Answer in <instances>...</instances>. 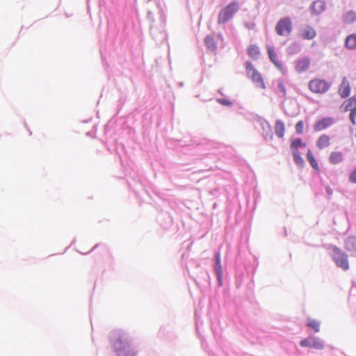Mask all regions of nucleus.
Masks as SVG:
<instances>
[{
	"instance_id": "nucleus-1",
	"label": "nucleus",
	"mask_w": 356,
	"mask_h": 356,
	"mask_svg": "<svg viewBox=\"0 0 356 356\" xmlns=\"http://www.w3.org/2000/svg\"><path fill=\"white\" fill-rule=\"evenodd\" d=\"M108 340L112 350L134 342L129 332L122 328H115L111 330L108 334Z\"/></svg>"
},
{
	"instance_id": "nucleus-2",
	"label": "nucleus",
	"mask_w": 356,
	"mask_h": 356,
	"mask_svg": "<svg viewBox=\"0 0 356 356\" xmlns=\"http://www.w3.org/2000/svg\"><path fill=\"white\" fill-rule=\"evenodd\" d=\"M330 257L336 266L344 271L349 270L350 266L347 254L334 245H330Z\"/></svg>"
},
{
	"instance_id": "nucleus-3",
	"label": "nucleus",
	"mask_w": 356,
	"mask_h": 356,
	"mask_svg": "<svg viewBox=\"0 0 356 356\" xmlns=\"http://www.w3.org/2000/svg\"><path fill=\"white\" fill-rule=\"evenodd\" d=\"M239 9L240 6L238 1H234L228 3L220 11L218 17V23L219 24H226L234 17Z\"/></svg>"
},
{
	"instance_id": "nucleus-4",
	"label": "nucleus",
	"mask_w": 356,
	"mask_h": 356,
	"mask_svg": "<svg viewBox=\"0 0 356 356\" xmlns=\"http://www.w3.org/2000/svg\"><path fill=\"white\" fill-rule=\"evenodd\" d=\"M245 66L248 77L252 80L256 87L263 89L266 88L261 74L254 67L252 63L250 61L247 60L245 63Z\"/></svg>"
},
{
	"instance_id": "nucleus-5",
	"label": "nucleus",
	"mask_w": 356,
	"mask_h": 356,
	"mask_svg": "<svg viewBox=\"0 0 356 356\" xmlns=\"http://www.w3.org/2000/svg\"><path fill=\"white\" fill-rule=\"evenodd\" d=\"M160 21L161 24V29L152 25L150 26V34L152 36V38L158 44H162L167 40V33L164 30L165 19L162 14H161L160 16Z\"/></svg>"
},
{
	"instance_id": "nucleus-6",
	"label": "nucleus",
	"mask_w": 356,
	"mask_h": 356,
	"mask_svg": "<svg viewBox=\"0 0 356 356\" xmlns=\"http://www.w3.org/2000/svg\"><path fill=\"white\" fill-rule=\"evenodd\" d=\"M300 346L303 348L323 350L325 348V341L317 336L309 335L300 341Z\"/></svg>"
},
{
	"instance_id": "nucleus-7",
	"label": "nucleus",
	"mask_w": 356,
	"mask_h": 356,
	"mask_svg": "<svg viewBox=\"0 0 356 356\" xmlns=\"http://www.w3.org/2000/svg\"><path fill=\"white\" fill-rule=\"evenodd\" d=\"M293 30V24L289 17L280 19L276 24L275 32L280 36L289 35Z\"/></svg>"
},
{
	"instance_id": "nucleus-8",
	"label": "nucleus",
	"mask_w": 356,
	"mask_h": 356,
	"mask_svg": "<svg viewBox=\"0 0 356 356\" xmlns=\"http://www.w3.org/2000/svg\"><path fill=\"white\" fill-rule=\"evenodd\" d=\"M255 120L262 130L261 135L263 138L266 142L271 141L273 138V134L269 122L265 118L258 115H256Z\"/></svg>"
},
{
	"instance_id": "nucleus-9",
	"label": "nucleus",
	"mask_w": 356,
	"mask_h": 356,
	"mask_svg": "<svg viewBox=\"0 0 356 356\" xmlns=\"http://www.w3.org/2000/svg\"><path fill=\"white\" fill-rule=\"evenodd\" d=\"M330 86L331 84L324 79H313L309 82V88L314 93H325Z\"/></svg>"
},
{
	"instance_id": "nucleus-10",
	"label": "nucleus",
	"mask_w": 356,
	"mask_h": 356,
	"mask_svg": "<svg viewBox=\"0 0 356 356\" xmlns=\"http://www.w3.org/2000/svg\"><path fill=\"white\" fill-rule=\"evenodd\" d=\"M213 259V270L216 276L218 286L221 287L223 285V272L221 264L220 253L219 251L214 253Z\"/></svg>"
},
{
	"instance_id": "nucleus-11",
	"label": "nucleus",
	"mask_w": 356,
	"mask_h": 356,
	"mask_svg": "<svg viewBox=\"0 0 356 356\" xmlns=\"http://www.w3.org/2000/svg\"><path fill=\"white\" fill-rule=\"evenodd\" d=\"M115 356H137L138 349L134 342L112 350Z\"/></svg>"
},
{
	"instance_id": "nucleus-12",
	"label": "nucleus",
	"mask_w": 356,
	"mask_h": 356,
	"mask_svg": "<svg viewBox=\"0 0 356 356\" xmlns=\"http://www.w3.org/2000/svg\"><path fill=\"white\" fill-rule=\"evenodd\" d=\"M158 337L160 339L168 341H173L177 338V335L173 328L170 325L162 326L158 332Z\"/></svg>"
},
{
	"instance_id": "nucleus-13",
	"label": "nucleus",
	"mask_w": 356,
	"mask_h": 356,
	"mask_svg": "<svg viewBox=\"0 0 356 356\" xmlns=\"http://www.w3.org/2000/svg\"><path fill=\"white\" fill-rule=\"evenodd\" d=\"M335 123V120L332 117H324L317 121L314 124V129L316 131L324 130Z\"/></svg>"
},
{
	"instance_id": "nucleus-14",
	"label": "nucleus",
	"mask_w": 356,
	"mask_h": 356,
	"mask_svg": "<svg viewBox=\"0 0 356 356\" xmlns=\"http://www.w3.org/2000/svg\"><path fill=\"white\" fill-rule=\"evenodd\" d=\"M157 221L159 225L163 229H168L172 225V218L168 212L161 211L157 216Z\"/></svg>"
},
{
	"instance_id": "nucleus-15",
	"label": "nucleus",
	"mask_w": 356,
	"mask_h": 356,
	"mask_svg": "<svg viewBox=\"0 0 356 356\" xmlns=\"http://www.w3.org/2000/svg\"><path fill=\"white\" fill-rule=\"evenodd\" d=\"M266 49L270 60L277 67L278 70H282L283 65L282 63L278 60L274 47L270 45H267Z\"/></svg>"
},
{
	"instance_id": "nucleus-16",
	"label": "nucleus",
	"mask_w": 356,
	"mask_h": 356,
	"mask_svg": "<svg viewBox=\"0 0 356 356\" xmlns=\"http://www.w3.org/2000/svg\"><path fill=\"white\" fill-rule=\"evenodd\" d=\"M310 65V59L308 57H304L296 61V70L299 73L307 71Z\"/></svg>"
},
{
	"instance_id": "nucleus-17",
	"label": "nucleus",
	"mask_w": 356,
	"mask_h": 356,
	"mask_svg": "<svg viewBox=\"0 0 356 356\" xmlns=\"http://www.w3.org/2000/svg\"><path fill=\"white\" fill-rule=\"evenodd\" d=\"M325 8L326 6L324 1L316 0L312 3L310 10L312 14L318 15L322 13L325 10Z\"/></svg>"
},
{
	"instance_id": "nucleus-18",
	"label": "nucleus",
	"mask_w": 356,
	"mask_h": 356,
	"mask_svg": "<svg viewBox=\"0 0 356 356\" xmlns=\"http://www.w3.org/2000/svg\"><path fill=\"white\" fill-rule=\"evenodd\" d=\"M344 246L347 251L356 254V236H349L344 241Z\"/></svg>"
},
{
	"instance_id": "nucleus-19",
	"label": "nucleus",
	"mask_w": 356,
	"mask_h": 356,
	"mask_svg": "<svg viewBox=\"0 0 356 356\" xmlns=\"http://www.w3.org/2000/svg\"><path fill=\"white\" fill-rule=\"evenodd\" d=\"M339 92L342 98H346L350 95V86L347 78L344 76L339 88Z\"/></svg>"
},
{
	"instance_id": "nucleus-20",
	"label": "nucleus",
	"mask_w": 356,
	"mask_h": 356,
	"mask_svg": "<svg viewBox=\"0 0 356 356\" xmlns=\"http://www.w3.org/2000/svg\"><path fill=\"white\" fill-rule=\"evenodd\" d=\"M316 35V32L314 28L307 25L305 29L300 30V36L304 40H312Z\"/></svg>"
},
{
	"instance_id": "nucleus-21",
	"label": "nucleus",
	"mask_w": 356,
	"mask_h": 356,
	"mask_svg": "<svg viewBox=\"0 0 356 356\" xmlns=\"http://www.w3.org/2000/svg\"><path fill=\"white\" fill-rule=\"evenodd\" d=\"M306 147V143L300 138H292L291 140L290 149L291 152H300L299 149Z\"/></svg>"
},
{
	"instance_id": "nucleus-22",
	"label": "nucleus",
	"mask_w": 356,
	"mask_h": 356,
	"mask_svg": "<svg viewBox=\"0 0 356 356\" xmlns=\"http://www.w3.org/2000/svg\"><path fill=\"white\" fill-rule=\"evenodd\" d=\"M247 53L248 56L254 60L259 59L260 56V50L257 44L249 45L247 49Z\"/></svg>"
},
{
	"instance_id": "nucleus-23",
	"label": "nucleus",
	"mask_w": 356,
	"mask_h": 356,
	"mask_svg": "<svg viewBox=\"0 0 356 356\" xmlns=\"http://www.w3.org/2000/svg\"><path fill=\"white\" fill-rule=\"evenodd\" d=\"M343 161V155L341 152H332L329 156V162L337 165Z\"/></svg>"
},
{
	"instance_id": "nucleus-24",
	"label": "nucleus",
	"mask_w": 356,
	"mask_h": 356,
	"mask_svg": "<svg viewBox=\"0 0 356 356\" xmlns=\"http://www.w3.org/2000/svg\"><path fill=\"white\" fill-rule=\"evenodd\" d=\"M285 131L284 123L281 120L275 121V132L278 138H283Z\"/></svg>"
},
{
	"instance_id": "nucleus-25",
	"label": "nucleus",
	"mask_w": 356,
	"mask_h": 356,
	"mask_svg": "<svg viewBox=\"0 0 356 356\" xmlns=\"http://www.w3.org/2000/svg\"><path fill=\"white\" fill-rule=\"evenodd\" d=\"M204 42L209 50L212 51L216 50L217 44L213 38V36L211 35H207L204 39Z\"/></svg>"
},
{
	"instance_id": "nucleus-26",
	"label": "nucleus",
	"mask_w": 356,
	"mask_h": 356,
	"mask_svg": "<svg viewBox=\"0 0 356 356\" xmlns=\"http://www.w3.org/2000/svg\"><path fill=\"white\" fill-rule=\"evenodd\" d=\"M345 47L350 50L356 49V34L353 33L346 37Z\"/></svg>"
},
{
	"instance_id": "nucleus-27",
	"label": "nucleus",
	"mask_w": 356,
	"mask_h": 356,
	"mask_svg": "<svg viewBox=\"0 0 356 356\" xmlns=\"http://www.w3.org/2000/svg\"><path fill=\"white\" fill-rule=\"evenodd\" d=\"M330 137L327 135L323 134L316 141V147L321 149L330 145Z\"/></svg>"
},
{
	"instance_id": "nucleus-28",
	"label": "nucleus",
	"mask_w": 356,
	"mask_h": 356,
	"mask_svg": "<svg viewBox=\"0 0 356 356\" xmlns=\"http://www.w3.org/2000/svg\"><path fill=\"white\" fill-rule=\"evenodd\" d=\"M307 159L308 162L309 163V164L311 165V166L313 168V169L316 172H318L320 171L318 163L310 149H308V151H307Z\"/></svg>"
},
{
	"instance_id": "nucleus-29",
	"label": "nucleus",
	"mask_w": 356,
	"mask_h": 356,
	"mask_svg": "<svg viewBox=\"0 0 356 356\" xmlns=\"http://www.w3.org/2000/svg\"><path fill=\"white\" fill-rule=\"evenodd\" d=\"M345 24H353L356 21V13L354 10H348L343 17Z\"/></svg>"
},
{
	"instance_id": "nucleus-30",
	"label": "nucleus",
	"mask_w": 356,
	"mask_h": 356,
	"mask_svg": "<svg viewBox=\"0 0 356 356\" xmlns=\"http://www.w3.org/2000/svg\"><path fill=\"white\" fill-rule=\"evenodd\" d=\"M301 51V45L299 42H292L287 48L286 51L289 55H293Z\"/></svg>"
},
{
	"instance_id": "nucleus-31",
	"label": "nucleus",
	"mask_w": 356,
	"mask_h": 356,
	"mask_svg": "<svg viewBox=\"0 0 356 356\" xmlns=\"http://www.w3.org/2000/svg\"><path fill=\"white\" fill-rule=\"evenodd\" d=\"M291 154L293 156V161L296 163V165L300 168H303L304 166L305 165V162L302 157L301 156L300 152H291Z\"/></svg>"
},
{
	"instance_id": "nucleus-32",
	"label": "nucleus",
	"mask_w": 356,
	"mask_h": 356,
	"mask_svg": "<svg viewBox=\"0 0 356 356\" xmlns=\"http://www.w3.org/2000/svg\"><path fill=\"white\" fill-rule=\"evenodd\" d=\"M320 321L316 319L308 318L307 321V326L313 329L315 332L320 331Z\"/></svg>"
},
{
	"instance_id": "nucleus-33",
	"label": "nucleus",
	"mask_w": 356,
	"mask_h": 356,
	"mask_svg": "<svg viewBox=\"0 0 356 356\" xmlns=\"http://www.w3.org/2000/svg\"><path fill=\"white\" fill-rule=\"evenodd\" d=\"M277 92H279L282 95V96L284 97H285L286 92V87L284 83V81L282 79H278L277 80Z\"/></svg>"
},
{
	"instance_id": "nucleus-34",
	"label": "nucleus",
	"mask_w": 356,
	"mask_h": 356,
	"mask_svg": "<svg viewBox=\"0 0 356 356\" xmlns=\"http://www.w3.org/2000/svg\"><path fill=\"white\" fill-rule=\"evenodd\" d=\"M356 107V97L353 96L350 97L345 105L344 111H350L351 112L353 110V108Z\"/></svg>"
},
{
	"instance_id": "nucleus-35",
	"label": "nucleus",
	"mask_w": 356,
	"mask_h": 356,
	"mask_svg": "<svg viewBox=\"0 0 356 356\" xmlns=\"http://www.w3.org/2000/svg\"><path fill=\"white\" fill-rule=\"evenodd\" d=\"M216 100L218 104L225 106L231 107L233 106L232 102L226 98H217Z\"/></svg>"
},
{
	"instance_id": "nucleus-36",
	"label": "nucleus",
	"mask_w": 356,
	"mask_h": 356,
	"mask_svg": "<svg viewBox=\"0 0 356 356\" xmlns=\"http://www.w3.org/2000/svg\"><path fill=\"white\" fill-rule=\"evenodd\" d=\"M304 122L302 120L298 121L296 124V131L298 134H302L303 133Z\"/></svg>"
},
{
	"instance_id": "nucleus-37",
	"label": "nucleus",
	"mask_w": 356,
	"mask_h": 356,
	"mask_svg": "<svg viewBox=\"0 0 356 356\" xmlns=\"http://www.w3.org/2000/svg\"><path fill=\"white\" fill-rule=\"evenodd\" d=\"M348 180L350 183L356 184V167L350 173Z\"/></svg>"
},
{
	"instance_id": "nucleus-38",
	"label": "nucleus",
	"mask_w": 356,
	"mask_h": 356,
	"mask_svg": "<svg viewBox=\"0 0 356 356\" xmlns=\"http://www.w3.org/2000/svg\"><path fill=\"white\" fill-rule=\"evenodd\" d=\"M355 118H356V107H354L353 110H352L351 112L350 113V116H349L350 120L353 124H356Z\"/></svg>"
},
{
	"instance_id": "nucleus-39",
	"label": "nucleus",
	"mask_w": 356,
	"mask_h": 356,
	"mask_svg": "<svg viewBox=\"0 0 356 356\" xmlns=\"http://www.w3.org/2000/svg\"><path fill=\"white\" fill-rule=\"evenodd\" d=\"M244 26L248 30H254L256 28L257 25L256 23L254 22H244Z\"/></svg>"
},
{
	"instance_id": "nucleus-40",
	"label": "nucleus",
	"mask_w": 356,
	"mask_h": 356,
	"mask_svg": "<svg viewBox=\"0 0 356 356\" xmlns=\"http://www.w3.org/2000/svg\"><path fill=\"white\" fill-rule=\"evenodd\" d=\"M147 19L149 22L153 23L154 22V15L151 11H148L147 13Z\"/></svg>"
},
{
	"instance_id": "nucleus-41",
	"label": "nucleus",
	"mask_w": 356,
	"mask_h": 356,
	"mask_svg": "<svg viewBox=\"0 0 356 356\" xmlns=\"http://www.w3.org/2000/svg\"><path fill=\"white\" fill-rule=\"evenodd\" d=\"M325 192H326V194L329 196V198H330V197L333 194V190L332 189V188L330 186H327L325 187Z\"/></svg>"
},
{
	"instance_id": "nucleus-42",
	"label": "nucleus",
	"mask_w": 356,
	"mask_h": 356,
	"mask_svg": "<svg viewBox=\"0 0 356 356\" xmlns=\"http://www.w3.org/2000/svg\"><path fill=\"white\" fill-rule=\"evenodd\" d=\"M75 242H76V238H74L72 240V243H70V245L65 248V250L64 252H65L70 247H71L74 243H75Z\"/></svg>"
},
{
	"instance_id": "nucleus-43",
	"label": "nucleus",
	"mask_w": 356,
	"mask_h": 356,
	"mask_svg": "<svg viewBox=\"0 0 356 356\" xmlns=\"http://www.w3.org/2000/svg\"><path fill=\"white\" fill-rule=\"evenodd\" d=\"M99 245H100V244H99V243L96 244V245H95V246H94V247L90 250V252H92V251H93L95 249H96ZM88 253H89V252H88Z\"/></svg>"
},
{
	"instance_id": "nucleus-44",
	"label": "nucleus",
	"mask_w": 356,
	"mask_h": 356,
	"mask_svg": "<svg viewBox=\"0 0 356 356\" xmlns=\"http://www.w3.org/2000/svg\"><path fill=\"white\" fill-rule=\"evenodd\" d=\"M217 193V189H214L213 191H211V194L213 195H216Z\"/></svg>"
},
{
	"instance_id": "nucleus-45",
	"label": "nucleus",
	"mask_w": 356,
	"mask_h": 356,
	"mask_svg": "<svg viewBox=\"0 0 356 356\" xmlns=\"http://www.w3.org/2000/svg\"><path fill=\"white\" fill-rule=\"evenodd\" d=\"M218 92L221 95H224V94L222 93V89H219L218 90Z\"/></svg>"
},
{
	"instance_id": "nucleus-46",
	"label": "nucleus",
	"mask_w": 356,
	"mask_h": 356,
	"mask_svg": "<svg viewBox=\"0 0 356 356\" xmlns=\"http://www.w3.org/2000/svg\"><path fill=\"white\" fill-rule=\"evenodd\" d=\"M246 200H247V205H248V207H249V204H250L249 197H248Z\"/></svg>"
},
{
	"instance_id": "nucleus-47",
	"label": "nucleus",
	"mask_w": 356,
	"mask_h": 356,
	"mask_svg": "<svg viewBox=\"0 0 356 356\" xmlns=\"http://www.w3.org/2000/svg\"><path fill=\"white\" fill-rule=\"evenodd\" d=\"M183 85H184L183 82H179V86L180 87L183 86Z\"/></svg>"
},
{
	"instance_id": "nucleus-48",
	"label": "nucleus",
	"mask_w": 356,
	"mask_h": 356,
	"mask_svg": "<svg viewBox=\"0 0 356 356\" xmlns=\"http://www.w3.org/2000/svg\"><path fill=\"white\" fill-rule=\"evenodd\" d=\"M255 208V201L253 202L252 209H254Z\"/></svg>"
},
{
	"instance_id": "nucleus-49",
	"label": "nucleus",
	"mask_w": 356,
	"mask_h": 356,
	"mask_svg": "<svg viewBox=\"0 0 356 356\" xmlns=\"http://www.w3.org/2000/svg\"><path fill=\"white\" fill-rule=\"evenodd\" d=\"M196 328H197V330L198 329V323H197V321H196Z\"/></svg>"
},
{
	"instance_id": "nucleus-50",
	"label": "nucleus",
	"mask_w": 356,
	"mask_h": 356,
	"mask_svg": "<svg viewBox=\"0 0 356 356\" xmlns=\"http://www.w3.org/2000/svg\"><path fill=\"white\" fill-rule=\"evenodd\" d=\"M29 130V135H31L32 134V132L30 129H28Z\"/></svg>"
},
{
	"instance_id": "nucleus-51",
	"label": "nucleus",
	"mask_w": 356,
	"mask_h": 356,
	"mask_svg": "<svg viewBox=\"0 0 356 356\" xmlns=\"http://www.w3.org/2000/svg\"><path fill=\"white\" fill-rule=\"evenodd\" d=\"M239 286H240V284L236 283V286H237V288H238V287H239Z\"/></svg>"
},
{
	"instance_id": "nucleus-52",
	"label": "nucleus",
	"mask_w": 356,
	"mask_h": 356,
	"mask_svg": "<svg viewBox=\"0 0 356 356\" xmlns=\"http://www.w3.org/2000/svg\"><path fill=\"white\" fill-rule=\"evenodd\" d=\"M120 146L122 147V148H124V145L121 144Z\"/></svg>"
},
{
	"instance_id": "nucleus-53",
	"label": "nucleus",
	"mask_w": 356,
	"mask_h": 356,
	"mask_svg": "<svg viewBox=\"0 0 356 356\" xmlns=\"http://www.w3.org/2000/svg\"><path fill=\"white\" fill-rule=\"evenodd\" d=\"M79 253H81V254H85L86 253H83V252H79Z\"/></svg>"
}]
</instances>
